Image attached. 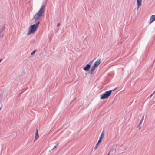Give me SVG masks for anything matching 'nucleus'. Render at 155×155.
Here are the masks:
<instances>
[{
  "mask_svg": "<svg viewBox=\"0 0 155 155\" xmlns=\"http://www.w3.org/2000/svg\"><path fill=\"white\" fill-rule=\"evenodd\" d=\"M144 115H143L142 116V118H141V120L140 121V122L139 124V125L137 127V128H138L139 129H140V128H141V127H140V125L141 124H142V123L143 120L144 119Z\"/></svg>",
  "mask_w": 155,
  "mask_h": 155,
  "instance_id": "0eeeda50",
  "label": "nucleus"
},
{
  "mask_svg": "<svg viewBox=\"0 0 155 155\" xmlns=\"http://www.w3.org/2000/svg\"><path fill=\"white\" fill-rule=\"evenodd\" d=\"M154 94V92H153L151 95V96H152Z\"/></svg>",
  "mask_w": 155,
  "mask_h": 155,
  "instance_id": "6ab92c4d",
  "label": "nucleus"
},
{
  "mask_svg": "<svg viewBox=\"0 0 155 155\" xmlns=\"http://www.w3.org/2000/svg\"><path fill=\"white\" fill-rule=\"evenodd\" d=\"M2 60V59L0 58V62Z\"/></svg>",
  "mask_w": 155,
  "mask_h": 155,
  "instance_id": "aec40b11",
  "label": "nucleus"
},
{
  "mask_svg": "<svg viewBox=\"0 0 155 155\" xmlns=\"http://www.w3.org/2000/svg\"><path fill=\"white\" fill-rule=\"evenodd\" d=\"M142 0H137V8L138 9L139 6L141 5Z\"/></svg>",
  "mask_w": 155,
  "mask_h": 155,
  "instance_id": "6e6552de",
  "label": "nucleus"
},
{
  "mask_svg": "<svg viewBox=\"0 0 155 155\" xmlns=\"http://www.w3.org/2000/svg\"><path fill=\"white\" fill-rule=\"evenodd\" d=\"M36 50H34L31 54V55H33L35 53V52H36Z\"/></svg>",
  "mask_w": 155,
  "mask_h": 155,
  "instance_id": "4468645a",
  "label": "nucleus"
},
{
  "mask_svg": "<svg viewBox=\"0 0 155 155\" xmlns=\"http://www.w3.org/2000/svg\"><path fill=\"white\" fill-rule=\"evenodd\" d=\"M60 23H58L57 25V27H59V26H60Z\"/></svg>",
  "mask_w": 155,
  "mask_h": 155,
  "instance_id": "a211bd4d",
  "label": "nucleus"
},
{
  "mask_svg": "<svg viewBox=\"0 0 155 155\" xmlns=\"http://www.w3.org/2000/svg\"><path fill=\"white\" fill-rule=\"evenodd\" d=\"M101 62V60L97 59L94 63V65L95 67H97L100 64Z\"/></svg>",
  "mask_w": 155,
  "mask_h": 155,
  "instance_id": "39448f33",
  "label": "nucleus"
},
{
  "mask_svg": "<svg viewBox=\"0 0 155 155\" xmlns=\"http://www.w3.org/2000/svg\"><path fill=\"white\" fill-rule=\"evenodd\" d=\"M96 67H95L94 65L91 67V74H93Z\"/></svg>",
  "mask_w": 155,
  "mask_h": 155,
  "instance_id": "9d476101",
  "label": "nucleus"
},
{
  "mask_svg": "<svg viewBox=\"0 0 155 155\" xmlns=\"http://www.w3.org/2000/svg\"><path fill=\"white\" fill-rule=\"evenodd\" d=\"M58 145L57 144L56 145L54 146V147L53 148V149H54L55 148H57V146H58Z\"/></svg>",
  "mask_w": 155,
  "mask_h": 155,
  "instance_id": "f3484780",
  "label": "nucleus"
},
{
  "mask_svg": "<svg viewBox=\"0 0 155 155\" xmlns=\"http://www.w3.org/2000/svg\"><path fill=\"white\" fill-rule=\"evenodd\" d=\"M93 61V60L91 61H90L89 62L90 64H87L85 67L83 68V69L85 71H88L91 67L90 64H91Z\"/></svg>",
  "mask_w": 155,
  "mask_h": 155,
  "instance_id": "20e7f679",
  "label": "nucleus"
},
{
  "mask_svg": "<svg viewBox=\"0 0 155 155\" xmlns=\"http://www.w3.org/2000/svg\"><path fill=\"white\" fill-rule=\"evenodd\" d=\"M155 20V15H153L151 16L150 18V23H151Z\"/></svg>",
  "mask_w": 155,
  "mask_h": 155,
  "instance_id": "423d86ee",
  "label": "nucleus"
},
{
  "mask_svg": "<svg viewBox=\"0 0 155 155\" xmlns=\"http://www.w3.org/2000/svg\"><path fill=\"white\" fill-rule=\"evenodd\" d=\"M39 137V135L38 134V129H37L36 130V132L35 133V140L36 139H37Z\"/></svg>",
  "mask_w": 155,
  "mask_h": 155,
  "instance_id": "f8f14e48",
  "label": "nucleus"
},
{
  "mask_svg": "<svg viewBox=\"0 0 155 155\" xmlns=\"http://www.w3.org/2000/svg\"><path fill=\"white\" fill-rule=\"evenodd\" d=\"M104 133L103 132H102L99 138H100L101 139V138H103L104 137Z\"/></svg>",
  "mask_w": 155,
  "mask_h": 155,
  "instance_id": "ddd939ff",
  "label": "nucleus"
},
{
  "mask_svg": "<svg viewBox=\"0 0 155 155\" xmlns=\"http://www.w3.org/2000/svg\"><path fill=\"white\" fill-rule=\"evenodd\" d=\"M101 142V139L99 138V140H98V142H97V144H99V143L100 142Z\"/></svg>",
  "mask_w": 155,
  "mask_h": 155,
  "instance_id": "dca6fc26",
  "label": "nucleus"
},
{
  "mask_svg": "<svg viewBox=\"0 0 155 155\" xmlns=\"http://www.w3.org/2000/svg\"><path fill=\"white\" fill-rule=\"evenodd\" d=\"M35 24L29 27L27 33L28 35L34 33L36 31L38 26L40 24V22L35 21Z\"/></svg>",
  "mask_w": 155,
  "mask_h": 155,
  "instance_id": "f03ea898",
  "label": "nucleus"
},
{
  "mask_svg": "<svg viewBox=\"0 0 155 155\" xmlns=\"http://www.w3.org/2000/svg\"><path fill=\"white\" fill-rule=\"evenodd\" d=\"M98 144H97H97H96V145L95 146V147L94 148V149H96L97 148V146Z\"/></svg>",
  "mask_w": 155,
  "mask_h": 155,
  "instance_id": "2eb2a0df",
  "label": "nucleus"
},
{
  "mask_svg": "<svg viewBox=\"0 0 155 155\" xmlns=\"http://www.w3.org/2000/svg\"><path fill=\"white\" fill-rule=\"evenodd\" d=\"M116 149H114L113 148H111L109 151V153L110 154H113V152H115L116 151Z\"/></svg>",
  "mask_w": 155,
  "mask_h": 155,
  "instance_id": "9b49d317",
  "label": "nucleus"
},
{
  "mask_svg": "<svg viewBox=\"0 0 155 155\" xmlns=\"http://www.w3.org/2000/svg\"><path fill=\"white\" fill-rule=\"evenodd\" d=\"M115 89L113 90H109L106 91L105 93L102 94L100 97L101 99H104L107 98L111 95V92L113 91H114Z\"/></svg>",
  "mask_w": 155,
  "mask_h": 155,
  "instance_id": "7ed1b4c3",
  "label": "nucleus"
},
{
  "mask_svg": "<svg viewBox=\"0 0 155 155\" xmlns=\"http://www.w3.org/2000/svg\"><path fill=\"white\" fill-rule=\"evenodd\" d=\"M45 8V7L44 6H42L38 12L35 14L34 18L35 21H39L40 22V19L43 15Z\"/></svg>",
  "mask_w": 155,
  "mask_h": 155,
  "instance_id": "f257e3e1",
  "label": "nucleus"
},
{
  "mask_svg": "<svg viewBox=\"0 0 155 155\" xmlns=\"http://www.w3.org/2000/svg\"><path fill=\"white\" fill-rule=\"evenodd\" d=\"M154 93H155V91H154Z\"/></svg>",
  "mask_w": 155,
  "mask_h": 155,
  "instance_id": "4be33fe9",
  "label": "nucleus"
},
{
  "mask_svg": "<svg viewBox=\"0 0 155 155\" xmlns=\"http://www.w3.org/2000/svg\"><path fill=\"white\" fill-rule=\"evenodd\" d=\"M110 154L109 153L107 155H109Z\"/></svg>",
  "mask_w": 155,
  "mask_h": 155,
  "instance_id": "412c9836",
  "label": "nucleus"
},
{
  "mask_svg": "<svg viewBox=\"0 0 155 155\" xmlns=\"http://www.w3.org/2000/svg\"><path fill=\"white\" fill-rule=\"evenodd\" d=\"M5 28V27H2L1 28H0V37H2L3 36V35H2L1 33L3 31Z\"/></svg>",
  "mask_w": 155,
  "mask_h": 155,
  "instance_id": "1a4fd4ad",
  "label": "nucleus"
}]
</instances>
